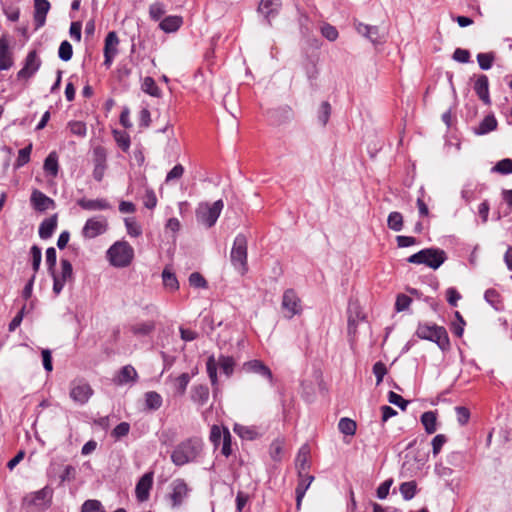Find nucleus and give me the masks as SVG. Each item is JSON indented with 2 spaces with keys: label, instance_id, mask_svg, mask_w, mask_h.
<instances>
[{
  "label": "nucleus",
  "instance_id": "6",
  "mask_svg": "<svg viewBox=\"0 0 512 512\" xmlns=\"http://www.w3.org/2000/svg\"><path fill=\"white\" fill-rule=\"evenodd\" d=\"M247 247L248 241L246 236L244 234H238L233 242L230 253V260L233 267L241 274L246 273L248 270Z\"/></svg>",
  "mask_w": 512,
  "mask_h": 512
},
{
  "label": "nucleus",
  "instance_id": "56",
  "mask_svg": "<svg viewBox=\"0 0 512 512\" xmlns=\"http://www.w3.org/2000/svg\"><path fill=\"white\" fill-rule=\"evenodd\" d=\"M210 441L217 448L223 440V430L218 425H213L210 431Z\"/></svg>",
  "mask_w": 512,
  "mask_h": 512
},
{
  "label": "nucleus",
  "instance_id": "32",
  "mask_svg": "<svg viewBox=\"0 0 512 512\" xmlns=\"http://www.w3.org/2000/svg\"><path fill=\"white\" fill-rule=\"evenodd\" d=\"M420 420L427 434H433L437 430L436 412L426 411L421 415Z\"/></svg>",
  "mask_w": 512,
  "mask_h": 512
},
{
  "label": "nucleus",
  "instance_id": "40",
  "mask_svg": "<svg viewBox=\"0 0 512 512\" xmlns=\"http://www.w3.org/2000/svg\"><path fill=\"white\" fill-rule=\"evenodd\" d=\"M400 493L405 500L412 499L416 493V483L414 481L402 483L400 485Z\"/></svg>",
  "mask_w": 512,
  "mask_h": 512
},
{
  "label": "nucleus",
  "instance_id": "57",
  "mask_svg": "<svg viewBox=\"0 0 512 512\" xmlns=\"http://www.w3.org/2000/svg\"><path fill=\"white\" fill-rule=\"evenodd\" d=\"M125 225L129 235L137 237L141 234V227L138 225L134 218H126Z\"/></svg>",
  "mask_w": 512,
  "mask_h": 512
},
{
  "label": "nucleus",
  "instance_id": "5",
  "mask_svg": "<svg viewBox=\"0 0 512 512\" xmlns=\"http://www.w3.org/2000/svg\"><path fill=\"white\" fill-rule=\"evenodd\" d=\"M133 256V248L125 241L115 242L107 251L110 263L120 268L127 267L131 263Z\"/></svg>",
  "mask_w": 512,
  "mask_h": 512
},
{
  "label": "nucleus",
  "instance_id": "45",
  "mask_svg": "<svg viewBox=\"0 0 512 512\" xmlns=\"http://www.w3.org/2000/svg\"><path fill=\"white\" fill-rule=\"evenodd\" d=\"M57 254L54 247H49L46 250V265L49 274H54V270L56 267Z\"/></svg>",
  "mask_w": 512,
  "mask_h": 512
},
{
  "label": "nucleus",
  "instance_id": "3",
  "mask_svg": "<svg viewBox=\"0 0 512 512\" xmlns=\"http://www.w3.org/2000/svg\"><path fill=\"white\" fill-rule=\"evenodd\" d=\"M220 366L223 373L230 377L233 374L235 361L231 356L221 355L218 360L215 359L213 355L209 356L206 362V370L211 381V385L213 387L214 395L217 394L219 390L218 384V376H217V367Z\"/></svg>",
  "mask_w": 512,
  "mask_h": 512
},
{
  "label": "nucleus",
  "instance_id": "49",
  "mask_svg": "<svg viewBox=\"0 0 512 512\" xmlns=\"http://www.w3.org/2000/svg\"><path fill=\"white\" fill-rule=\"evenodd\" d=\"M30 254L32 258V268L34 273H36L39 270L42 260L41 249L37 245H33L30 249Z\"/></svg>",
  "mask_w": 512,
  "mask_h": 512
},
{
  "label": "nucleus",
  "instance_id": "50",
  "mask_svg": "<svg viewBox=\"0 0 512 512\" xmlns=\"http://www.w3.org/2000/svg\"><path fill=\"white\" fill-rule=\"evenodd\" d=\"M165 14V6L160 2H155L149 7V15L150 17L158 21Z\"/></svg>",
  "mask_w": 512,
  "mask_h": 512
},
{
  "label": "nucleus",
  "instance_id": "26",
  "mask_svg": "<svg viewBox=\"0 0 512 512\" xmlns=\"http://www.w3.org/2000/svg\"><path fill=\"white\" fill-rule=\"evenodd\" d=\"M209 395V388L206 385H195L191 389V400L197 405H205L209 400Z\"/></svg>",
  "mask_w": 512,
  "mask_h": 512
},
{
  "label": "nucleus",
  "instance_id": "52",
  "mask_svg": "<svg viewBox=\"0 0 512 512\" xmlns=\"http://www.w3.org/2000/svg\"><path fill=\"white\" fill-rule=\"evenodd\" d=\"M388 401L391 404L398 406L403 411L406 410L407 405H408L407 400H405L401 395H399L393 391H390L388 393Z\"/></svg>",
  "mask_w": 512,
  "mask_h": 512
},
{
  "label": "nucleus",
  "instance_id": "36",
  "mask_svg": "<svg viewBox=\"0 0 512 512\" xmlns=\"http://www.w3.org/2000/svg\"><path fill=\"white\" fill-rule=\"evenodd\" d=\"M155 329L153 321L136 323L131 327V331L135 335L145 336L151 333Z\"/></svg>",
  "mask_w": 512,
  "mask_h": 512
},
{
  "label": "nucleus",
  "instance_id": "44",
  "mask_svg": "<svg viewBox=\"0 0 512 512\" xmlns=\"http://www.w3.org/2000/svg\"><path fill=\"white\" fill-rule=\"evenodd\" d=\"M477 61L479 64V67L482 70H488L491 68L493 61H494V54L493 53H479L477 55Z\"/></svg>",
  "mask_w": 512,
  "mask_h": 512
},
{
  "label": "nucleus",
  "instance_id": "28",
  "mask_svg": "<svg viewBox=\"0 0 512 512\" xmlns=\"http://www.w3.org/2000/svg\"><path fill=\"white\" fill-rule=\"evenodd\" d=\"M183 19L181 16H167L159 24L160 29L166 33L176 32L182 25Z\"/></svg>",
  "mask_w": 512,
  "mask_h": 512
},
{
  "label": "nucleus",
  "instance_id": "24",
  "mask_svg": "<svg viewBox=\"0 0 512 512\" xmlns=\"http://www.w3.org/2000/svg\"><path fill=\"white\" fill-rule=\"evenodd\" d=\"M31 203L38 211H45L53 206L54 201L39 190H34L31 195Z\"/></svg>",
  "mask_w": 512,
  "mask_h": 512
},
{
  "label": "nucleus",
  "instance_id": "53",
  "mask_svg": "<svg viewBox=\"0 0 512 512\" xmlns=\"http://www.w3.org/2000/svg\"><path fill=\"white\" fill-rule=\"evenodd\" d=\"M189 284L195 288H206L207 281L199 272H193L189 276Z\"/></svg>",
  "mask_w": 512,
  "mask_h": 512
},
{
  "label": "nucleus",
  "instance_id": "60",
  "mask_svg": "<svg viewBox=\"0 0 512 512\" xmlns=\"http://www.w3.org/2000/svg\"><path fill=\"white\" fill-rule=\"evenodd\" d=\"M69 128L72 134L77 136H85L87 132V128L85 123L81 121H72L69 123Z\"/></svg>",
  "mask_w": 512,
  "mask_h": 512
},
{
  "label": "nucleus",
  "instance_id": "30",
  "mask_svg": "<svg viewBox=\"0 0 512 512\" xmlns=\"http://www.w3.org/2000/svg\"><path fill=\"white\" fill-rule=\"evenodd\" d=\"M497 128V120L493 115L486 116L477 127H475L474 133L476 135H485Z\"/></svg>",
  "mask_w": 512,
  "mask_h": 512
},
{
  "label": "nucleus",
  "instance_id": "51",
  "mask_svg": "<svg viewBox=\"0 0 512 512\" xmlns=\"http://www.w3.org/2000/svg\"><path fill=\"white\" fill-rule=\"evenodd\" d=\"M233 430L239 437L248 440H252L256 434L255 431L252 430L251 428L240 424H235Z\"/></svg>",
  "mask_w": 512,
  "mask_h": 512
},
{
  "label": "nucleus",
  "instance_id": "47",
  "mask_svg": "<svg viewBox=\"0 0 512 512\" xmlns=\"http://www.w3.org/2000/svg\"><path fill=\"white\" fill-rule=\"evenodd\" d=\"M81 512H105V510L100 501L86 500L82 505Z\"/></svg>",
  "mask_w": 512,
  "mask_h": 512
},
{
  "label": "nucleus",
  "instance_id": "62",
  "mask_svg": "<svg viewBox=\"0 0 512 512\" xmlns=\"http://www.w3.org/2000/svg\"><path fill=\"white\" fill-rule=\"evenodd\" d=\"M183 173L184 167L181 164H177L167 173L165 181L168 183L180 179Z\"/></svg>",
  "mask_w": 512,
  "mask_h": 512
},
{
  "label": "nucleus",
  "instance_id": "16",
  "mask_svg": "<svg viewBox=\"0 0 512 512\" xmlns=\"http://www.w3.org/2000/svg\"><path fill=\"white\" fill-rule=\"evenodd\" d=\"M348 334L355 335L357 326L360 321L364 320L365 316L357 302H350L348 305Z\"/></svg>",
  "mask_w": 512,
  "mask_h": 512
},
{
  "label": "nucleus",
  "instance_id": "17",
  "mask_svg": "<svg viewBox=\"0 0 512 512\" xmlns=\"http://www.w3.org/2000/svg\"><path fill=\"white\" fill-rule=\"evenodd\" d=\"M153 484V473H145L137 482L135 494L140 502L147 501Z\"/></svg>",
  "mask_w": 512,
  "mask_h": 512
},
{
  "label": "nucleus",
  "instance_id": "18",
  "mask_svg": "<svg viewBox=\"0 0 512 512\" xmlns=\"http://www.w3.org/2000/svg\"><path fill=\"white\" fill-rule=\"evenodd\" d=\"M242 369L247 373H255L258 374L266 379H268L270 382L273 380V375L268 366H266L262 361L260 360H250L243 364Z\"/></svg>",
  "mask_w": 512,
  "mask_h": 512
},
{
  "label": "nucleus",
  "instance_id": "7",
  "mask_svg": "<svg viewBox=\"0 0 512 512\" xmlns=\"http://www.w3.org/2000/svg\"><path fill=\"white\" fill-rule=\"evenodd\" d=\"M223 207L224 203L222 200H217L212 204L208 202L200 203L196 208V219L198 223L203 224L207 228L214 226Z\"/></svg>",
  "mask_w": 512,
  "mask_h": 512
},
{
  "label": "nucleus",
  "instance_id": "43",
  "mask_svg": "<svg viewBox=\"0 0 512 512\" xmlns=\"http://www.w3.org/2000/svg\"><path fill=\"white\" fill-rule=\"evenodd\" d=\"M59 58L63 61H69L73 55L72 45L67 41L61 42L58 50Z\"/></svg>",
  "mask_w": 512,
  "mask_h": 512
},
{
  "label": "nucleus",
  "instance_id": "59",
  "mask_svg": "<svg viewBox=\"0 0 512 512\" xmlns=\"http://www.w3.org/2000/svg\"><path fill=\"white\" fill-rule=\"evenodd\" d=\"M447 442V438L443 434H438L432 439V452L436 456L441 451L443 445Z\"/></svg>",
  "mask_w": 512,
  "mask_h": 512
},
{
  "label": "nucleus",
  "instance_id": "58",
  "mask_svg": "<svg viewBox=\"0 0 512 512\" xmlns=\"http://www.w3.org/2000/svg\"><path fill=\"white\" fill-rule=\"evenodd\" d=\"M373 373L376 377V384L379 385L383 381V378L387 373V368L385 364L381 361L376 362L373 365Z\"/></svg>",
  "mask_w": 512,
  "mask_h": 512
},
{
  "label": "nucleus",
  "instance_id": "12",
  "mask_svg": "<svg viewBox=\"0 0 512 512\" xmlns=\"http://www.w3.org/2000/svg\"><path fill=\"white\" fill-rule=\"evenodd\" d=\"M93 390L90 385L83 380H75L71 383L70 397L79 404H85L92 396Z\"/></svg>",
  "mask_w": 512,
  "mask_h": 512
},
{
  "label": "nucleus",
  "instance_id": "2",
  "mask_svg": "<svg viewBox=\"0 0 512 512\" xmlns=\"http://www.w3.org/2000/svg\"><path fill=\"white\" fill-rule=\"evenodd\" d=\"M416 335L420 339L436 343L442 351H446L450 348L449 336L443 326L429 323H420L417 327Z\"/></svg>",
  "mask_w": 512,
  "mask_h": 512
},
{
  "label": "nucleus",
  "instance_id": "21",
  "mask_svg": "<svg viewBox=\"0 0 512 512\" xmlns=\"http://www.w3.org/2000/svg\"><path fill=\"white\" fill-rule=\"evenodd\" d=\"M77 204L84 210L87 211H102L112 208V205L103 198L99 199H87L81 198L77 201Z\"/></svg>",
  "mask_w": 512,
  "mask_h": 512
},
{
  "label": "nucleus",
  "instance_id": "31",
  "mask_svg": "<svg viewBox=\"0 0 512 512\" xmlns=\"http://www.w3.org/2000/svg\"><path fill=\"white\" fill-rule=\"evenodd\" d=\"M281 6L280 0H261L258 10L266 18L274 16Z\"/></svg>",
  "mask_w": 512,
  "mask_h": 512
},
{
  "label": "nucleus",
  "instance_id": "46",
  "mask_svg": "<svg viewBox=\"0 0 512 512\" xmlns=\"http://www.w3.org/2000/svg\"><path fill=\"white\" fill-rule=\"evenodd\" d=\"M307 458H308V450L306 447H303L296 459V464L299 468V476H302L303 471H305L309 466L307 464Z\"/></svg>",
  "mask_w": 512,
  "mask_h": 512
},
{
  "label": "nucleus",
  "instance_id": "23",
  "mask_svg": "<svg viewBox=\"0 0 512 512\" xmlns=\"http://www.w3.org/2000/svg\"><path fill=\"white\" fill-rule=\"evenodd\" d=\"M13 65L12 53L5 36L0 38V70H8Z\"/></svg>",
  "mask_w": 512,
  "mask_h": 512
},
{
  "label": "nucleus",
  "instance_id": "15",
  "mask_svg": "<svg viewBox=\"0 0 512 512\" xmlns=\"http://www.w3.org/2000/svg\"><path fill=\"white\" fill-rule=\"evenodd\" d=\"M41 61L37 57L36 51H30L26 56L23 68L18 72L19 79H28L32 77L40 68Z\"/></svg>",
  "mask_w": 512,
  "mask_h": 512
},
{
  "label": "nucleus",
  "instance_id": "39",
  "mask_svg": "<svg viewBox=\"0 0 512 512\" xmlns=\"http://www.w3.org/2000/svg\"><path fill=\"white\" fill-rule=\"evenodd\" d=\"M492 172L503 175L512 173V160L509 158L500 160L492 167Z\"/></svg>",
  "mask_w": 512,
  "mask_h": 512
},
{
  "label": "nucleus",
  "instance_id": "38",
  "mask_svg": "<svg viewBox=\"0 0 512 512\" xmlns=\"http://www.w3.org/2000/svg\"><path fill=\"white\" fill-rule=\"evenodd\" d=\"M142 90L153 97L160 96V89L152 77H145L142 83Z\"/></svg>",
  "mask_w": 512,
  "mask_h": 512
},
{
  "label": "nucleus",
  "instance_id": "4",
  "mask_svg": "<svg viewBox=\"0 0 512 512\" xmlns=\"http://www.w3.org/2000/svg\"><path fill=\"white\" fill-rule=\"evenodd\" d=\"M447 259L446 252L439 248H426L411 255L407 261L413 264H424L431 269H438Z\"/></svg>",
  "mask_w": 512,
  "mask_h": 512
},
{
  "label": "nucleus",
  "instance_id": "14",
  "mask_svg": "<svg viewBox=\"0 0 512 512\" xmlns=\"http://www.w3.org/2000/svg\"><path fill=\"white\" fill-rule=\"evenodd\" d=\"M119 44V39L115 31H110L106 38L104 44V65L109 68L112 65L114 57L118 53L117 46Z\"/></svg>",
  "mask_w": 512,
  "mask_h": 512
},
{
  "label": "nucleus",
  "instance_id": "35",
  "mask_svg": "<svg viewBox=\"0 0 512 512\" xmlns=\"http://www.w3.org/2000/svg\"><path fill=\"white\" fill-rule=\"evenodd\" d=\"M338 429L341 433L352 436L356 433L357 425L354 420L344 417L340 419Z\"/></svg>",
  "mask_w": 512,
  "mask_h": 512
},
{
  "label": "nucleus",
  "instance_id": "55",
  "mask_svg": "<svg viewBox=\"0 0 512 512\" xmlns=\"http://www.w3.org/2000/svg\"><path fill=\"white\" fill-rule=\"evenodd\" d=\"M412 300L405 294H399L396 298L395 309L398 312L405 311L409 308Z\"/></svg>",
  "mask_w": 512,
  "mask_h": 512
},
{
  "label": "nucleus",
  "instance_id": "48",
  "mask_svg": "<svg viewBox=\"0 0 512 512\" xmlns=\"http://www.w3.org/2000/svg\"><path fill=\"white\" fill-rule=\"evenodd\" d=\"M31 150H32V145L29 144L27 147H25L19 151L18 157L16 159V163H15V165L17 167H22L29 162Z\"/></svg>",
  "mask_w": 512,
  "mask_h": 512
},
{
  "label": "nucleus",
  "instance_id": "20",
  "mask_svg": "<svg viewBox=\"0 0 512 512\" xmlns=\"http://www.w3.org/2000/svg\"><path fill=\"white\" fill-rule=\"evenodd\" d=\"M49 10L50 3L48 0H34V22L36 29L44 26Z\"/></svg>",
  "mask_w": 512,
  "mask_h": 512
},
{
  "label": "nucleus",
  "instance_id": "13",
  "mask_svg": "<svg viewBox=\"0 0 512 512\" xmlns=\"http://www.w3.org/2000/svg\"><path fill=\"white\" fill-rule=\"evenodd\" d=\"M172 492L170 494V499L172 501L173 507L180 506L185 498L188 496L190 489L185 482V480L178 478L175 479L171 483Z\"/></svg>",
  "mask_w": 512,
  "mask_h": 512
},
{
  "label": "nucleus",
  "instance_id": "42",
  "mask_svg": "<svg viewBox=\"0 0 512 512\" xmlns=\"http://www.w3.org/2000/svg\"><path fill=\"white\" fill-rule=\"evenodd\" d=\"M190 382V376L188 373H182L175 379V388L179 395H183Z\"/></svg>",
  "mask_w": 512,
  "mask_h": 512
},
{
  "label": "nucleus",
  "instance_id": "34",
  "mask_svg": "<svg viewBox=\"0 0 512 512\" xmlns=\"http://www.w3.org/2000/svg\"><path fill=\"white\" fill-rule=\"evenodd\" d=\"M163 403L162 396L155 392L149 391L145 393V408L150 411L158 410Z\"/></svg>",
  "mask_w": 512,
  "mask_h": 512
},
{
  "label": "nucleus",
  "instance_id": "25",
  "mask_svg": "<svg viewBox=\"0 0 512 512\" xmlns=\"http://www.w3.org/2000/svg\"><path fill=\"white\" fill-rule=\"evenodd\" d=\"M300 481L296 487L295 493H296V508L299 510L301 507L302 500L305 496V493L311 483L314 480V477L312 475L305 474L300 476Z\"/></svg>",
  "mask_w": 512,
  "mask_h": 512
},
{
  "label": "nucleus",
  "instance_id": "37",
  "mask_svg": "<svg viewBox=\"0 0 512 512\" xmlns=\"http://www.w3.org/2000/svg\"><path fill=\"white\" fill-rule=\"evenodd\" d=\"M388 227L393 231H401L403 228V216L399 212H391L387 219Z\"/></svg>",
  "mask_w": 512,
  "mask_h": 512
},
{
  "label": "nucleus",
  "instance_id": "29",
  "mask_svg": "<svg viewBox=\"0 0 512 512\" xmlns=\"http://www.w3.org/2000/svg\"><path fill=\"white\" fill-rule=\"evenodd\" d=\"M162 281L165 289L175 292L179 289V282L175 273L166 266L162 271Z\"/></svg>",
  "mask_w": 512,
  "mask_h": 512
},
{
  "label": "nucleus",
  "instance_id": "22",
  "mask_svg": "<svg viewBox=\"0 0 512 512\" xmlns=\"http://www.w3.org/2000/svg\"><path fill=\"white\" fill-rule=\"evenodd\" d=\"M473 88L479 99L482 100L484 104L489 105L491 103L489 95V81L486 75H479Z\"/></svg>",
  "mask_w": 512,
  "mask_h": 512
},
{
  "label": "nucleus",
  "instance_id": "19",
  "mask_svg": "<svg viewBox=\"0 0 512 512\" xmlns=\"http://www.w3.org/2000/svg\"><path fill=\"white\" fill-rule=\"evenodd\" d=\"M138 379V373L131 365H126L120 369L117 375L113 378L114 384L118 386L135 383Z\"/></svg>",
  "mask_w": 512,
  "mask_h": 512
},
{
  "label": "nucleus",
  "instance_id": "8",
  "mask_svg": "<svg viewBox=\"0 0 512 512\" xmlns=\"http://www.w3.org/2000/svg\"><path fill=\"white\" fill-rule=\"evenodd\" d=\"M60 265V273H56L54 270V274H50L53 278V292L56 295H59L62 292L66 282L73 279V268L70 261L67 259H61Z\"/></svg>",
  "mask_w": 512,
  "mask_h": 512
},
{
  "label": "nucleus",
  "instance_id": "41",
  "mask_svg": "<svg viewBox=\"0 0 512 512\" xmlns=\"http://www.w3.org/2000/svg\"><path fill=\"white\" fill-rule=\"evenodd\" d=\"M232 437L227 428H223V440H222V448L221 453L228 457L232 453Z\"/></svg>",
  "mask_w": 512,
  "mask_h": 512
},
{
  "label": "nucleus",
  "instance_id": "63",
  "mask_svg": "<svg viewBox=\"0 0 512 512\" xmlns=\"http://www.w3.org/2000/svg\"><path fill=\"white\" fill-rule=\"evenodd\" d=\"M76 477V468L72 465H66L60 475L61 482L73 481Z\"/></svg>",
  "mask_w": 512,
  "mask_h": 512
},
{
  "label": "nucleus",
  "instance_id": "1",
  "mask_svg": "<svg viewBox=\"0 0 512 512\" xmlns=\"http://www.w3.org/2000/svg\"><path fill=\"white\" fill-rule=\"evenodd\" d=\"M203 442L200 438L192 437L179 443L171 454V461L176 466L193 462L200 455Z\"/></svg>",
  "mask_w": 512,
  "mask_h": 512
},
{
  "label": "nucleus",
  "instance_id": "9",
  "mask_svg": "<svg viewBox=\"0 0 512 512\" xmlns=\"http://www.w3.org/2000/svg\"><path fill=\"white\" fill-rule=\"evenodd\" d=\"M108 230V221L104 216L89 218L82 228V236L87 239L96 238Z\"/></svg>",
  "mask_w": 512,
  "mask_h": 512
},
{
  "label": "nucleus",
  "instance_id": "64",
  "mask_svg": "<svg viewBox=\"0 0 512 512\" xmlns=\"http://www.w3.org/2000/svg\"><path fill=\"white\" fill-rule=\"evenodd\" d=\"M130 431V425L127 422L119 423L112 431V435L115 438H121L126 436Z\"/></svg>",
  "mask_w": 512,
  "mask_h": 512
},
{
  "label": "nucleus",
  "instance_id": "61",
  "mask_svg": "<svg viewBox=\"0 0 512 512\" xmlns=\"http://www.w3.org/2000/svg\"><path fill=\"white\" fill-rule=\"evenodd\" d=\"M321 33L329 41H334L338 37L337 29L334 26L327 23L321 27Z\"/></svg>",
  "mask_w": 512,
  "mask_h": 512
},
{
  "label": "nucleus",
  "instance_id": "33",
  "mask_svg": "<svg viewBox=\"0 0 512 512\" xmlns=\"http://www.w3.org/2000/svg\"><path fill=\"white\" fill-rule=\"evenodd\" d=\"M45 173L51 177H56L59 171L58 156L56 152H51L46 157L43 165Z\"/></svg>",
  "mask_w": 512,
  "mask_h": 512
},
{
  "label": "nucleus",
  "instance_id": "11",
  "mask_svg": "<svg viewBox=\"0 0 512 512\" xmlns=\"http://www.w3.org/2000/svg\"><path fill=\"white\" fill-rule=\"evenodd\" d=\"M52 493V489L46 486L38 491L27 494L23 502L28 506L46 508L50 506Z\"/></svg>",
  "mask_w": 512,
  "mask_h": 512
},
{
  "label": "nucleus",
  "instance_id": "54",
  "mask_svg": "<svg viewBox=\"0 0 512 512\" xmlns=\"http://www.w3.org/2000/svg\"><path fill=\"white\" fill-rule=\"evenodd\" d=\"M331 114V106L328 102H322L318 112V119L322 125H326Z\"/></svg>",
  "mask_w": 512,
  "mask_h": 512
},
{
  "label": "nucleus",
  "instance_id": "27",
  "mask_svg": "<svg viewBox=\"0 0 512 512\" xmlns=\"http://www.w3.org/2000/svg\"><path fill=\"white\" fill-rule=\"evenodd\" d=\"M57 227V215H53L45 220L39 226V236L42 239H48L52 236Z\"/></svg>",
  "mask_w": 512,
  "mask_h": 512
},
{
  "label": "nucleus",
  "instance_id": "10",
  "mask_svg": "<svg viewBox=\"0 0 512 512\" xmlns=\"http://www.w3.org/2000/svg\"><path fill=\"white\" fill-rule=\"evenodd\" d=\"M281 307L286 311L285 316L291 319L302 313L301 299L293 289H287L282 296Z\"/></svg>",
  "mask_w": 512,
  "mask_h": 512
}]
</instances>
